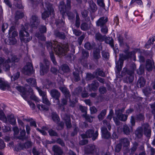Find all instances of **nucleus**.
Masks as SVG:
<instances>
[{"instance_id": "64", "label": "nucleus", "mask_w": 155, "mask_h": 155, "mask_svg": "<svg viewBox=\"0 0 155 155\" xmlns=\"http://www.w3.org/2000/svg\"><path fill=\"white\" fill-rule=\"evenodd\" d=\"M74 33L76 36L80 35L81 33L80 31L77 30L76 29H73Z\"/></svg>"}, {"instance_id": "37", "label": "nucleus", "mask_w": 155, "mask_h": 155, "mask_svg": "<svg viewBox=\"0 0 155 155\" xmlns=\"http://www.w3.org/2000/svg\"><path fill=\"white\" fill-rule=\"evenodd\" d=\"M35 87L38 91L40 95L42 96V98L47 96L46 93L45 92L42 91L41 89L37 87Z\"/></svg>"}, {"instance_id": "51", "label": "nucleus", "mask_w": 155, "mask_h": 155, "mask_svg": "<svg viewBox=\"0 0 155 155\" xmlns=\"http://www.w3.org/2000/svg\"><path fill=\"white\" fill-rule=\"evenodd\" d=\"M50 57L52 61L54 64H56L57 63L55 61V59L53 52L50 53Z\"/></svg>"}, {"instance_id": "30", "label": "nucleus", "mask_w": 155, "mask_h": 155, "mask_svg": "<svg viewBox=\"0 0 155 155\" xmlns=\"http://www.w3.org/2000/svg\"><path fill=\"white\" fill-rule=\"evenodd\" d=\"M91 27L90 25H88L86 23H82L81 26V29L84 31H86L88 30Z\"/></svg>"}, {"instance_id": "18", "label": "nucleus", "mask_w": 155, "mask_h": 155, "mask_svg": "<svg viewBox=\"0 0 155 155\" xmlns=\"http://www.w3.org/2000/svg\"><path fill=\"white\" fill-rule=\"evenodd\" d=\"M85 152L88 153H94L96 152V149L94 145H88L85 150Z\"/></svg>"}, {"instance_id": "25", "label": "nucleus", "mask_w": 155, "mask_h": 155, "mask_svg": "<svg viewBox=\"0 0 155 155\" xmlns=\"http://www.w3.org/2000/svg\"><path fill=\"white\" fill-rule=\"evenodd\" d=\"M59 89L64 94L65 97L67 96H68L69 97L70 96L69 92L66 87H59Z\"/></svg>"}, {"instance_id": "13", "label": "nucleus", "mask_w": 155, "mask_h": 155, "mask_svg": "<svg viewBox=\"0 0 155 155\" xmlns=\"http://www.w3.org/2000/svg\"><path fill=\"white\" fill-rule=\"evenodd\" d=\"M124 110H119L118 111H116L115 113L117 118L120 120L123 121H126L127 117V115L123 114L120 113V112H122Z\"/></svg>"}, {"instance_id": "41", "label": "nucleus", "mask_w": 155, "mask_h": 155, "mask_svg": "<svg viewBox=\"0 0 155 155\" xmlns=\"http://www.w3.org/2000/svg\"><path fill=\"white\" fill-rule=\"evenodd\" d=\"M52 118L53 120L55 122H56L58 120V117L57 114L54 112H53L52 114Z\"/></svg>"}, {"instance_id": "34", "label": "nucleus", "mask_w": 155, "mask_h": 155, "mask_svg": "<svg viewBox=\"0 0 155 155\" xmlns=\"http://www.w3.org/2000/svg\"><path fill=\"white\" fill-rule=\"evenodd\" d=\"M123 130L124 133L127 135L129 134L130 132L129 128L126 125H124Z\"/></svg>"}, {"instance_id": "38", "label": "nucleus", "mask_w": 155, "mask_h": 155, "mask_svg": "<svg viewBox=\"0 0 155 155\" xmlns=\"http://www.w3.org/2000/svg\"><path fill=\"white\" fill-rule=\"evenodd\" d=\"M20 76V73L17 72L16 73L12 76L11 77V80L12 81H15Z\"/></svg>"}, {"instance_id": "53", "label": "nucleus", "mask_w": 155, "mask_h": 155, "mask_svg": "<svg viewBox=\"0 0 155 155\" xmlns=\"http://www.w3.org/2000/svg\"><path fill=\"white\" fill-rule=\"evenodd\" d=\"M99 91L101 94H104L106 91V88L104 87H101L99 88Z\"/></svg>"}, {"instance_id": "49", "label": "nucleus", "mask_w": 155, "mask_h": 155, "mask_svg": "<svg viewBox=\"0 0 155 155\" xmlns=\"http://www.w3.org/2000/svg\"><path fill=\"white\" fill-rule=\"evenodd\" d=\"M73 75L74 78H75V80L76 81H77L80 80L78 72H73Z\"/></svg>"}, {"instance_id": "54", "label": "nucleus", "mask_w": 155, "mask_h": 155, "mask_svg": "<svg viewBox=\"0 0 155 155\" xmlns=\"http://www.w3.org/2000/svg\"><path fill=\"white\" fill-rule=\"evenodd\" d=\"M97 4L100 6L102 7H104V2L103 0H97Z\"/></svg>"}, {"instance_id": "31", "label": "nucleus", "mask_w": 155, "mask_h": 155, "mask_svg": "<svg viewBox=\"0 0 155 155\" xmlns=\"http://www.w3.org/2000/svg\"><path fill=\"white\" fill-rule=\"evenodd\" d=\"M8 119L11 124H15L16 123V120L13 115H10L8 117Z\"/></svg>"}, {"instance_id": "48", "label": "nucleus", "mask_w": 155, "mask_h": 155, "mask_svg": "<svg viewBox=\"0 0 155 155\" xmlns=\"http://www.w3.org/2000/svg\"><path fill=\"white\" fill-rule=\"evenodd\" d=\"M95 76L91 74L87 73V74L86 79L87 80H90L93 79Z\"/></svg>"}, {"instance_id": "26", "label": "nucleus", "mask_w": 155, "mask_h": 155, "mask_svg": "<svg viewBox=\"0 0 155 155\" xmlns=\"http://www.w3.org/2000/svg\"><path fill=\"white\" fill-rule=\"evenodd\" d=\"M93 57L96 59H98L101 57L100 51L99 49H96L94 51Z\"/></svg>"}, {"instance_id": "6", "label": "nucleus", "mask_w": 155, "mask_h": 155, "mask_svg": "<svg viewBox=\"0 0 155 155\" xmlns=\"http://www.w3.org/2000/svg\"><path fill=\"white\" fill-rule=\"evenodd\" d=\"M46 9H45V11L42 14V18L43 19H45L48 17L50 15L53 14L54 9L52 7L51 4L48 3L45 4Z\"/></svg>"}, {"instance_id": "63", "label": "nucleus", "mask_w": 155, "mask_h": 155, "mask_svg": "<svg viewBox=\"0 0 155 155\" xmlns=\"http://www.w3.org/2000/svg\"><path fill=\"white\" fill-rule=\"evenodd\" d=\"M101 31L103 33L106 34L107 32L108 29L106 27L104 26L101 28Z\"/></svg>"}, {"instance_id": "62", "label": "nucleus", "mask_w": 155, "mask_h": 155, "mask_svg": "<svg viewBox=\"0 0 155 155\" xmlns=\"http://www.w3.org/2000/svg\"><path fill=\"white\" fill-rule=\"evenodd\" d=\"M118 39L120 43V45H123V41L122 37L120 35H119L118 38Z\"/></svg>"}, {"instance_id": "9", "label": "nucleus", "mask_w": 155, "mask_h": 155, "mask_svg": "<svg viewBox=\"0 0 155 155\" xmlns=\"http://www.w3.org/2000/svg\"><path fill=\"white\" fill-rule=\"evenodd\" d=\"M10 65L7 60L4 61V59L0 58V67L2 68L5 71H8L10 69Z\"/></svg>"}, {"instance_id": "10", "label": "nucleus", "mask_w": 155, "mask_h": 155, "mask_svg": "<svg viewBox=\"0 0 155 155\" xmlns=\"http://www.w3.org/2000/svg\"><path fill=\"white\" fill-rule=\"evenodd\" d=\"M40 23V21L38 17L36 15L32 16L30 21V24L32 27H37Z\"/></svg>"}, {"instance_id": "14", "label": "nucleus", "mask_w": 155, "mask_h": 155, "mask_svg": "<svg viewBox=\"0 0 155 155\" xmlns=\"http://www.w3.org/2000/svg\"><path fill=\"white\" fill-rule=\"evenodd\" d=\"M50 94L52 97L55 98L58 101V104H59L60 101L58 99L60 96V93L56 90L53 89L51 91Z\"/></svg>"}, {"instance_id": "19", "label": "nucleus", "mask_w": 155, "mask_h": 155, "mask_svg": "<svg viewBox=\"0 0 155 155\" xmlns=\"http://www.w3.org/2000/svg\"><path fill=\"white\" fill-rule=\"evenodd\" d=\"M17 89L19 92L21 93V95L22 97L25 99L27 97L26 92L25 89L23 87L21 86H18L16 87Z\"/></svg>"}, {"instance_id": "28", "label": "nucleus", "mask_w": 155, "mask_h": 155, "mask_svg": "<svg viewBox=\"0 0 155 155\" xmlns=\"http://www.w3.org/2000/svg\"><path fill=\"white\" fill-rule=\"evenodd\" d=\"M120 143L121 145L124 147H127L130 143L129 141L127 138H124L121 140Z\"/></svg>"}, {"instance_id": "2", "label": "nucleus", "mask_w": 155, "mask_h": 155, "mask_svg": "<svg viewBox=\"0 0 155 155\" xmlns=\"http://www.w3.org/2000/svg\"><path fill=\"white\" fill-rule=\"evenodd\" d=\"M143 129L145 135L147 137H150L151 134L150 127L147 124L142 125V127H138L135 132V134L138 137H140L143 135Z\"/></svg>"}, {"instance_id": "44", "label": "nucleus", "mask_w": 155, "mask_h": 155, "mask_svg": "<svg viewBox=\"0 0 155 155\" xmlns=\"http://www.w3.org/2000/svg\"><path fill=\"white\" fill-rule=\"evenodd\" d=\"M151 91V89L149 87H147L143 90V93L146 96L150 93Z\"/></svg>"}, {"instance_id": "23", "label": "nucleus", "mask_w": 155, "mask_h": 155, "mask_svg": "<svg viewBox=\"0 0 155 155\" xmlns=\"http://www.w3.org/2000/svg\"><path fill=\"white\" fill-rule=\"evenodd\" d=\"M146 81L144 78L142 77H140L139 79L137 81V85L140 87H143L145 85Z\"/></svg>"}, {"instance_id": "50", "label": "nucleus", "mask_w": 155, "mask_h": 155, "mask_svg": "<svg viewBox=\"0 0 155 155\" xmlns=\"http://www.w3.org/2000/svg\"><path fill=\"white\" fill-rule=\"evenodd\" d=\"M138 145V143L136 142H135L134 143L133 146L131 149V152L132 153H134L136 150Z\"/></svg>"}, {"instance_id": "42", "label": "nucleus", "mask_w": 155, "mask_h": 155, "mask_svg": "<svg viewBox=\"0 0 155 155\" xmlns=\"http://www.w3.org/2000/svg\"><path fill=\"white\" fill-rule=\"evenodd\" d=\"M37 106L38 108L40 110H47L48 109L45 107V106L43 104H37Z\"/></svg>"}, {"instance_id": "11", "label": "nucleus", "mask_w": 155, "mask_h": 155, "mask_svg": "<svg viewBox=\"0 0 155 155\" xmlns=\"http://www.w3.org/2000/svg\"><path fill=\"white\" fill-rule=\"evenodd\" d=\"M23 72L26 74H30L33 72V67L30 63L27 64L23 69Z\"/></svg>"}, {"instance_id": "33", "label": "nucleus", "mask_w": 155, "mask_h": 155, "mask_svg": "<svg viewBox=\"0 0 155 155\" xmlns=\"http://www.w3.org/2000/svg\"><path fill=\"white\" fill-rule=\"evenodd\" d=\"M24 14L22 13L17 11L16 13L15 19L16 20H17L18 19L22 18Z\"/></svg>"}, {"instance_id": "7", "label": "nucleus", "mask_w": 155, "mask_h": 155, "mask_svg": "<svg viewBox=\"0 0 155 155\" xmlns=\"http://www.w3.org/2000/svg\"><path fill=\"white\" fill-rule=\"evenodd\" d=\"M98 135L97 131H96L94 133V131L92 130H88L86 133L85 134H83L81 135L82 138L92 137L93 140H94L97 139Z\"/></svg>"}, {"instance_id": "1", "label": "nucleus", "mask_w": 155, "mask_h": 155, "mask_svg": "<svg viewBox=\"0 0 155 155\" xmlns=\"http://www.w3.org/2000/svg\"><path fill=\"white\" fill-rule=\"evenodd\" d=\"M52 44L51 42L47 43V48L49 51L50 53L53 52L52 47L54 48V50L55 53L58 55H63L65 53L68 51V44L63 45L61 47L58 44L57 41H54Z\"/></svg>"}, {"instance_id": "55", "label": "nucleus", "mask_w": 155, "mask_h": 155, "mask_svg": "<svg viewBox=\"0 0 155 155\" xmlns=\"http://www.w3.org/2000/svg\"><path fill=\"white\" fill-rule=\"evenodd\" d=\"M48 132L50 136H56L57 135V133L52 129L49 130Z\"/></svg>"}, {"instance_id": "58", "label": "nucleus", "mask_w": 155, "mask_h": 155, "mask_svg": "<svg viewBox=\"0 0 155 155\" xmlns=\"http://www.w3.org/2000/svg\"><path fill=\"white\" fill-rule=\"evenodd\" d=\"M70 96L69 97L68 96H67L66 97H65V98H63L62 99V103L64 105H66L67 104V99H68V98H69Z\"/></svg>"}, {"instance_id": "22", "label": "nucleus", "mask_w": 155, "mask_h": 155, "mask_svg": "<svg viewBox=\"0 0 155 155\" xmlns=\"http://www.w3.org/2000/svg\"><path fill=\"white\" fill-rule=\"evenodd\" d=\"M89 86L92 90L96 91L99 86L98 83L97 81H94L92 84L89 85Z\"/></svg>"}, {"instance_id": "36", "label": "nucleus", "mask_w": 155, "mask_h": 155, "mask_svg": "<svg viewBox=\"0 0 155 155\" xmlns=\"http://www.w3.org/2000/svg\"><path fill=\"white\" fill-rule=\"evenodd\" d=\"M105 41L107 43L109 44L112 47H114L113 40L111 38H108Z\"/></svg>"}, {"instance_id": "52", "label": "nucleus", "mask_w": 155, "mask_h": 155, "mask_svg": "<svg viewBox=\"0 0 155 155\" xmlns=\"http://www.w3.org/2000/svg\"><path fill=\"white\" fill-rule=\"evenodd\" d=\"M31 98L32 99L35 101L36 104L37 102H39V101H40L39 99L34 95H32L31 97Z\"/></svg>"}, {"instance_id": "40", "label": "nucleus", "mask_w": 155, "mask_h": 155, "mask_svg": "<svg viewBox=\"0 0 155 155\" xmlns=\"http://www.w3.org/2000/svg\"><path fill=\"white\" fill-rule=\"evenodd\" d=\"M90 6L91 9L93 11H95L97 10L96 5V4L94 3L93 1H91L90 2Z\"/></svg>"}, {"instance_id": "24", "label": "nucleus", "mask_w": 155, "mask_h": 155, "mask_svg": "<svg viewBox=\"0 0 155 155\" xmlns=\"http://www.w3.org/2000/svg\"><path fill=\"white\" fill-rule=\"evenodd\" d=\"M7 60L8 61L9 65L11 62H17L18 61V59L15 56L13 55H11L10 56L8 57V59Z\"/></svg>"}, {"instance_id": "8", "label": "nucleus", "mask_w": 155, "mask_h": 155, "mask_svg": "<svg viewBox=\"0 0 155 155\" xmlns=\"http://www.w3.org/2000/svg\"><path fill=\"white\" fill-rule=\"evenodd\" d=\"M63 2H61L59 6V9L60 12L63 15L67 11L70 9L71 8V1L70 0H68L67 3V6H65Z\"/></svg>"}, {"instance_id": "32", "label": "nucleus", "mask_w": 155, "mask_h": 155, "mask_svg": "<svg viewBox=\"0 0 155 155\" xmlns=\"http://www.w3.org/2000/svg\"><path fill=\"white\" fill-rule=\"evenodd\" d=\"M0 120L4 122L7 121V118L4 113L2 110H0Z\"/></svg>"}, {"instance_id": "17", "label": "nucleus", "mask_w": 155, "mask_h": 155, "mask_svg": "<svg viewBox=\"0 0 155 155\" xmlns=\"http://www.w3.org/2000/svg\"><path fill=\"white\" fill-rule=\"evenodd\" d=\"M52 150L54 152V155H61L63 153L60 148L56 145L53 146Z\"/></svg>"}, {"instance_id": "56", "label": "nucleus", "mask_w": 155, "mask_h": 155, "mask_svg": "<svg viewBox=\"0 0 155 155\" xmlns=\"http://www.w3.org/2000/svg\"><path fill=\"white\" fill-rule=\"evenodd\" d=\"M32 143L31 141H28L24 144V147L25 148H28L32 146Z\"/></svg>"}, {"instance_id": "43", "label": "nucleus", "mask_w": 155, "mask_h": 155, "mask_svg": "<svg viewBox=\"0 0 155 155\" xmlns=\"http://www.w3.org/2000/svg\"><path fill=\"white\" fill-rule=\"evenodd\" d=\"M61 69L64 72H67L69 71L68 67L66 65H63L61 66Z\"/></svg>"}, {"instance_id": "20", "label": "nucleus", "mask_w": 155, "mask_h": 155, "mask_svg": "<svg viewBox=\"0 0 155 155\" xmlns=\"http://www.w3.org/2000/svg\"><path fill=\"white\" fill-rule=\"evenodd\" d=\"M134 71L133 70L129 71H128V74L129 76L127 78V81L130 83L134 79Z\"/></svg>"}, {"instance_id": "61", "label": "nucleus", "mask_w": 155, "mask_h": 155, "mask_svg": "<svg viewBox=\"0 0 155 155\" xmlns=\"http://www.w3.org/2000/svg\"><path fill=\"white\" fill-rule=\"evenodd\" d=\"M121 145L120 144H117L115 148V151L117 152H119L121 149Z\"/></svg>"}, {"instance_id": "3", "label": "nucleus", "mask_w": 155, "mask_h": 155, "mask_svg": "<svg viewBox=\"0 0 155 155\" xmlns=\"http://www.w3.org/2000/svg\"><path fill=\"white\" fill-rule=\"evenodd\" d=\"M103 124L104 126L101 128L102 137L104 138H108L110 136V134L107 130L106 126L108 128V130H110L111 129L110 123L109 121L104 120L103 121Z\"/></svg>"}, {"instance_id": "60", "label": "nucleus", "mask_w": 155, "mask_h": 155, "mask_svg": "<svg viewBox=\"0 0 155 155\" xmlns=\"http://www.w3.org/2000/svg\"><path fill=\"white\" fill-rule=\"evenodd\" d=\"M96 38L97 39L100 41H102V37L101 36V35L100 33H97L96 34Z\"/></svg>"}, {"instance_id": "47", "label": "nucleus", "mask_w": 155, "mask_h": 155, "mask_svg": "<svg viewBox=\"0 0 155 155\" xmlns=\"http://www.w3.org/2000/svg\"><path fill=\"white\" fill-rule=\"evenodd\" d=\"M17 40L16 39L13 37L10 38L9 44L11 45H13L16 43Z\"/></svg>"}, {"instance_id": "16", "label": "nucleus", "mask_w": 155, "mask_h": 155, "mask_svg": "<svg viewBox=\"0 0 155 155\" xmlns=\"http://www.w3.org/2000/svg\"><path fill=\"white\" fill-rule=\"evenodd\" d=\"M154 66V62L153 61L148 59L146 61V68L148 71L152 70Z\"/></svg>"}, {"instance_id": "27", "label": "nucleus", "mask_w": 155, "mask_h": 155, "mask_svg": "<svg viewBox=\"0 0 155 155\" xmlns=\"http://www.w3.org/2000/svg\"><path fill=\"white\" fill-rule=\"evenodd\" d=\"M9 85L7 82L4 81L2 83L0 84V88L1 89L4 91L6 89L9 88Z\"/></svg>"}, {"instance_id": "39", "label": "nucleus", "mask_w": 155, "mask_h": 155, "mask_svg": "<svg viewBox=\"0 0 155 155\" xmlns=\"http://www.w3.org/2000/svg\"><path fill=\"white\" fill-rule=\"evenodd\" d=\"M42 102L48 105H50L51 104L50 102L47 98V96L42 98Z\"/></svg>"}, {"instance_id": "15", "label": "nucleus", "mask_w": 155, "mask_h": 155, "mask_svg": "<svg viewBox=\"0 0 155 155\" xmlns=\"http://www.w3.org/2000/svg\"><path fill=\"white\" fill-rule=\"evenodd\" d=\"M108 19L106 17H102L100 18L96 22L97 26H102L107 21Z\"/></svg>"}, {"instance_id": "46", "label": "nucleus", "mask_w": 155, "mask_h": 155, "mask_svg": "<svg viewBox=\"0 0 155 155\" xmlns=\"http://www.w3.org/2000/svg\"><path fill=\"white\" fill-rule=\"evenodd\" d=\"M83 116L85 118L86 120L88 122H91L92 121V117H91L87 115L86 113L83 115Z\"/></svg>"}, {"instance_id": "59", "label": "nucleus", "mask_w": 155, "mask_h": 155, "mask_svg": "<svg viewBox=\"0 0 155 155\" xmlns=\"http://www.w3.org/2000/svg\"><path fill=\"white\" fill-rule=\"evenodd\" d=\"M5 145L4 141L1 139H0V149H2L5 148Z\"/></svg>"}, {"instance_id": "5", "label": "nucleus", "mask_w": 155, "mask_h": 155, "mask_svg": "<svg viewBox=\"0 0 155 155\" xmlns=\"http://www.w3.org/2000/svg\"><path fill=\"white\" fill-rule=\"evenodd\" d=\"M50 63L47 59L44 60L43 63H41L40 64V73L41 75H43L48 71L49 68Z\"/></svg>"}, {"instance_id": "35", "label": "nucleus", "mask_w": 155, "mask_h": 155, "mask_svg": "<svg viewBox=\"0 0 155 155\" xmlns=\"http://www.w3.org/2000/svg\"><path fill=\"white\" fill-rule=\"evenodd\" d=\"M80 18L78 13L76 12V20L75 24V26L77 28H79L80 26Z\"/></svg>"}, {"instance_id": "4", "label": "nucleus", "mask_w": 155, "mask_h": 155, "mask_svg": "<svg viewBox=\"0 0 155 155\" xmlns=\"http://www.w3.org/2000/svg\"><path fill=\"white\" fill-rule=\"evenodd\" d=\"M27 29H28V28L25 25V28L22 26L21 30L19 31L20 39L22 42L25 43L28 42L31 39V38L29 36V34L26 31Z\"/></svg>"}, {"instance_id": "45", "label": "nucleus", "mask_w": 155, "mask_h": 155, "mask_svg": "<svg viewBox=\"0 0 155 155\" xmlns=\"http://www.w3.org/2000/svg\"><path fill=\"white\" fill-rule=\"evenodd\" d=\"M84 47L87 49L90 50L92 48L93 46L91 45L90 43L87 42L85 44Z\"/></svg>"}, {"instance_id": "57", "label": "nucleus", "mask_w": 155, "mask_h": 155, "mask_svg": "<svg viewBox=\"0 0 155 155\" xmlns=\"http://www.w3.org/2000/svg\"><path fill=\"white\" fill-rule=\"evenodd\" d=\"M8 27V24L6 23H4L2 26V30L4 32L5 30Z\"/></svg>"}, {"instance_id": "29", "label": "nucleus", "mask_w": 155, "mask_h": 155, "mask_svg": "<svg viewBox=\"0 0 155 155\" xmlns=\"http://www.w3.org/2000/svg\"><path fill=\"white\" fill-rule=\"evenodd\" d=\"M27 82L31 86L35 87L36 85V82L35 79L34 78H30L26 80Z\"/></svg>"}, {"instance_id": "12", "label": "nucleus", "mask_w": 155, "mask_h": 155, "mask_svg": "<svg viewBox=\"0 0 155 155\" xmlns=\"http://www.w3.org/2000/svg\"><path fill=\"white\" fill-rule=\"evenodd\" d=\"M120 58L117 63L118 65L116 66L118 71H120L121 70L123 63L124 60L127 58V56L124 55L122 54H120Z\"/></svg>"}, {"instance_id": "21", "label": "nucleus", "mask_w": 155, "mask_h": 155, "mask_svg": "<svg viewBox=\"0 0 155 155\" xmlns=\"http://www.w3.org/2000/svg\"><path fill=\"white\" fill-rule=\"evenodd\" d=\"M64 118L65 121L66 125L67 128H70L71 127V124L70 121V117L66 115Z\"/></svg>"}]
</instances>
